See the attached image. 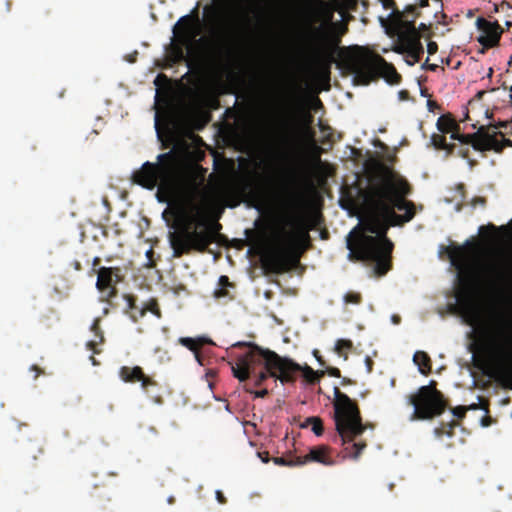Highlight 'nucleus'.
I'll return each mask as SVG.
<instances>
[{
  "label": "nucleus",
  "instance_id": "nucleus-62",
  "mask_svg": "<svg viewBox=\"0 0 512 512\" xmlns=\"http://www.w3.org/2000/svg\"><path fill=\"white\" fill-rule=\"evenodd\" d=\"M141 309V307H138L137 306V309H134L132 312H129V314L131 315L132 313L136 314V315H139V310Z\"/></svg>",
  "mask_w": 512,
  "mask_h": 512
},
{
  "label": "nucleus",
  "instance_id": "nucleus-26",
  "mask_svg": "<svg viewBox=\"0 0 512 512\" xmlns=\"http://www.w3.org/2000/svg\"><path fill=\"white\" fill-rule=\"evenodd\" d=\"M413 361L418 366L421 374L428 375L431 372V359L426 352H415Z\"/></svg>",
  "mask_w": 512,
  "mask_h": 512
},
{
  "label": "nucleus",
  "instance_id": "nucleus-8",
  "mask_svg": "<svg viewBox=\"0 0 512 512\" xmlns=\"http://www.w3.org/2000/svg\"><path fill=\"white\" fill-rule=\"evenodd\" d=\"M179 176V160L174 151L159 154L157 163L145 162L132 174V181L143 188L174 194Z\"/></svg>",
  "mask_w": 512,
  "mask_h": 512
},
{
  "label": "nucleus",
  "instance_id": "nucleus-41",
  "mask_svg": "<svg viewBox=\"0 0 512 512\" xmlns=\"http://www.w3.org/2000/svg\"><path fill=\"white\" fill-rule=\"evenodd\" d=\"M245 390H246V392L253 393L255 395V397H257V398H264L269 393L267 389H262L259 391H252L251 389L246 388Z\"/></svg>",
  "mask_w": 512,
  "mask_h": 512
},
{
  "label": "nucleus",
  "instance_id": "nucleus-10",
  "mask_svg": "<svg viewBox=\"0 0 512 512\" xmlns=\"http://www.w3.org/2000/svg\"><path fill=\"white\" fill-rule=\"evenodd\" d=\"M268 148L277 157L287 158L297 142L295 127L287 117L277 119L276 125L268 133Z\"/></svg>",
  "mask_w": 512,
  "mask_h": 512
},
{
  "label": "nucleus",
  "instance_id": "nucleus-1",
  "mask_svg": "<svg viewBox=\"0 0 512 512\" xmlns=\"http://www.w3.org/2000/svg\"><path fill=\"white\" fill-rule=\"evenodd\" d=\"M381 184L373 193L365 194V199L373 202L377 212L364 222V231L348 238L349 258L354 261L374 263L377 276H384L392 269L393 242L387 237L392 226H402L415 216V205L406 197L412 193V187L403 176L391 167L380 164Z\"/></svg>",
  "mask_w": 512,
  "mask_h": 512
},
{
  "label": "nucleus",
  "instance_id": "nucleus-47",
  "mask_svg": "<svg viewBox=\"0 0 512 512\" xmlns=\"http://www.w3.org/2000/svg\"><path fill=\"white\" fill-rule=\"evenodd\" d=\"M427 107L429 109V111L431 112H434L435 109H439V105L437 104V102L433 101V100H428L427 101Z\"/></svg>",
  "mask_w": 512,
  "mask_h": 512
},
{
  "label": "nucleus",
  "instance_id": "nucleus-44",
  "mask_svg": "<svg viewBox=\"0 0 512 512\" xmlns=\"http://www.w3.org/2000/svg\"><path fill=\"white\" fill-rule=\"evenodd\" d=\"M469 148L466 146H462L458 149L457 155L461 156L462 158H468L469 155Z\"/></svg>",
  "mask_w": 512,
  "mask_h": 512
},
{
  "label": "nucleus",
  "instance_id": "nucleus-63",
  "mask_svg": "<svg viewBox=\"0 0 512 512\" xmlns=\"http://www.w3.org/2000/svg\"><path fill=\"white\" fill-rule=\"evenodd\" d=\"M90 360L92 361V364H93V365H98V362H97V360L95 359V357H94V356H91V357H90Z\"/></svg>",
  "mask_w": 512,
  "mask_h": 512
},
{
  "label": "nucleus",
  "instance_id": "nucleus-4",
  "mask_svg": "<svg viewBox=\"0 0 512 512\" xmlns=\"http://www.w3.org/2000/svg\"><path fill=\"white\" fill-rule=\"evenodd\" d=\"M333 408L335 429L344 447V456L357 460L367 447L366 441L357 439L373 426L363 423L357 402L338 387H334Z\"/></svg>",
  "mask_w": 512,
  "mask_h": 512
},
{
  "label": "nucleus",
  "instance_id": "nucleus-59",
  "mask_svg": "<svg viewBox=\"0 0 512 512\" xmlns=\"http://www.w3.org/2000/svg\"><path fill=\"white\" fill-rule=\"evenodd\" d=\"M392 320H393V322H394L395 324H398V323L400 322V317H399V316L394 315V316L392 317Z\"/></svg>",
  "mask_w": 512,
  "mask_h": 512
},
{
  "label": "nucleus",
  "instance_id": "nucleus-51",
  "mask_svg": "<svg viewBox=\"0 0 512 512\" xmlns=\"http://www.w3.org/2000/svg\"><path fill=\"white\" fill-rule=\"evenodd\" d=\"M155 128H156V131H157V135L159 138H161L162 134H161V129H160V123H159V118H158V114H156V119H155Z\"/></svg>",
  "mask_w": 512,
  "mask_h": 512
},
{
  "label": "nucleus",
  "instance_id": "nucleus-42",
  "mask_svg": "<svg viewBox=\"0 0 512 512\" xmlns=\"http://www.w3.org/2000/svg\"><path fill=\"white\" fill-rule=\"evenodd\" d=\"M438 51V44L434 41H429L427 44V52L429 55H433Z\"/></svg>",
  "mask_w": 512,
  "mask_h": 512
},
{
  "label": "nucleus",
  "instance_id": "nucleus-5",
  "mask_svg": "<svg viewBox=\"0 0 512 512\" xmlns=\"http://www.w3.org/2000/svg\"><path fill=\"white\" fill-rule=\"evenodd\" d=\"M466 322L478 329L479 334L501 352L512 347V310L492 311L488 319H484L479 308L466 295L460 301Z\"/></svg>",
  "mask_w": 512,
  "mask_h": 512
},
{
  "label": "nucleus",
  "instance_id": "nucleus-58",
  "mask_svg": "<svg viewBox=\"0 0 512 512\" xmlns=\"http://www.w3.org/2000/svg\"><path fill=\"white\" fill-rule=\"evenodd\" d=\"M437 68H438L437 64H429V65H427V69H429L431 71H435Z\"/></svg>",
  "mask_w": 512,
  "mask_h": 512
},
{
  "label": "nucleus",
  "instance_id": "nucleus-13",
  "mask_svg": "<svg viewBox=\"0 0 512 512\" xmlns=\"http://www.w3.org/2000/svg\"><path fill=\"white\" fill-rule=\"evenodd\" d=\"M96 288L102 294L100 300L110 303L117 296L116 285L121 281L118 267H100L97 271Z\"/></svg>",
  "mask_w": 512,
  "mask_h": 512
},
{
  "label": "nucleus",
  "instance_id": "nucleus-61",
  "mask_svg": "<svg viewBox=\"0 0 512 512\" xmlns=\"http://www.w3.org/2000/svg\"><path fill=\"white\" fill-rule=\"evenodd\" d=\"M171 124H172V121H171V119H169L168 122L166 123V128L169 132L171 131V127H170Z\"/></svg>",
  "mask_w": 512,
  "mask_h": 512
},
{
  "label": "nucleus",
  "instance_id": "nucleus-7",
  "mask_svg": "<svg viewBox=\"0 0 512 512\" xmlns=\"http://www.w3.org/2000/svg\"><path fill=\"white\" fill-rule=\"evenodd\" d=\"M344 66L353 75L356 85H369L380 77L393 85L401 82V75L393 64L364 46L351 47V53L346 57Z\"/></svg>",
  "mask_w": 512,
  "mask_h": 512
},
{
  "label": "nucleus",
  "instance_id": "nucleus-57",
  "mask_svg": "<svg viewBox=\"0 0 512 512\" xmlns=\"http://www.w3.org/2000/svg\"><path fill=\"white\" fill-rule=\"evenodd\" d=\"M485 94H486V91H485V90H481V91H478V92H477V94L475 95V97H476L478 100H481Z\"/></svg>",
  "mask_w": 512,
  "mask_h": 512
},
{
  "label": "nucleus",
  "instance_id": "nucleus-17",
  "mask_svg": "<svg viewBox=\"0 0 512 512\" xmlns=\"http://www.w3.org/2000/svg\"><path fill=\"white\" fill-rule=\"evenodd\" d=\"M250 189L249 183L240 185L228 184L223 187L221 195L228 207H236L239 205L241 198L246 196Z\"/></svg>",
  "mask_w": 512,
  "mask_h": 512
},
{
  "label": "nucleus",
  "instance_id": "nucleus-55",
  "mask_svg": "<svg viewBox=\"0 0 512 512\" xmlns=\"http://www.w3.org/2000/svg\"><path fill=\"white\" fill-rule=\"evenodd\" d=\"M189 21H190L189 16L182 17V18L179 20L178 24L174 27V30H175V29L178 27V25H179V24H181V23H186V24L188 25Z\"/></svg>",
  "mask_w": 512,
  "mask_h": 512
},
{
  "label": "nucleus",
  "instance_id": "nucleus-11",
  "mask_svg": "<svg viewBox=\"0 0 512 512\" xmlns=\"http://www.w3.org/2000/svg\"><path fill=\"white\" fill-rule=\"evenodd\" d=\"M347 31V27H344L340 32H336L332 28H324L322 26L314 28V32L317 36L318 43L315 47V56L322 61L327 63V74L329 75V65L333 58V52L341 42V37Z\"/></svg>",
  "mask_w": 512,
  "mask_h": 512
},
{
  "label": "nucleus",
  "instance_id": "nucleus-54",
  "mask_svg": "<svg viewBox=\"0 0 512 512\" xmlns=\"http://www.w3.org/2000/svg\"><path fill=\"white\" fill-rule=\"evenodd\" d=\"M485 229H489L491 231H494L496 229V227L492 224H489L488 226H481L479 231L480 233H483Z\"/></svg>",
  "mask_w": 512,
  "mask_h": 512
},
{
  "label": "nucleus",
  "instance_id": "nucleus-32",
  "mask_svg": "<svg viewBox=\"0 0 512 512\" xmlns=\"http://www.w3.org/2000/svg\"><path fill=\"white\" fill-rule=\"evenodd\" d=\"M265 365L264 361H262L261 363H257V364H253L251 365V367L249 368V376H251L253 373H254V370H255V367L258 366V365ZM268 377H272L269 373V371L267 370L266 366H264V371H261L260 373L257 374L256 376V379H255V386H260L262 385V383L268 378ZM250 377H248L249 379Z\"/></svg>",
  "mask_w": 512,
  "mask_h": 512
},
{
  "label": "nucleus",
  "instance_id": "nucleus-22",
  "mask_svg": "<svg viewBox=\"0 0 512 512\" xmlns=\"http://www.w3.org/2000/svg\"><path fill=\"white\" fill-rule=\"evenodd\" d=\"M396 18L401 30L399 35L400 39L421 35L420 31L416 28L414 21L402 19V13L400 11H397Z\"/></svg>",
  "mask_w": 512,
  "mask_h": 512
},
{
  "label": "nucleus",
  "instance_id": "nucleus-45",
  "mask_svg": "<svg viewBox=\"0 0 512 512\" xmlns=\"http://www.w3.org/2000/svg\"><path fill=\"white\" fill-rule=\"evenodd\" d=\"M30 370L35 372L34 379H37L40 375L44 374V370L37 365H32Z\"/></svg>",
  "mask_w": 512,
  "mask_h": 512
},
{
  "label": "nucleus",
  "instance_id": "nucleus-21",
  "mask_svg": "<svg viewBox=\"0 0 512 512\" xmlns=\"http://www.w3.org/2000/svg\"><path fill=\"white\" fill-rule=\"evenodd\" d=\"M504 134L501 131H488L487 144L491 146L490 150H493L497 153H501L505 147H512V140L504 138Z\"/></svg>",
  "mask_w": 512,
  "mask_h": 512
},
{
  "label": "nucleus",
  "instance_id": "nucleus-37",
  "mask_svg": "<svg viewBox=\"0 0 512 512\" xmlns=\"http://www.w3.org/2000/svg\"><path fill=\"white\" fill-rule=\"evenodd\" d=\"M289 204L294 208H299L302 204V195L298 191H292L289 195Z\"/></svg>",
  "mask_w": 512,
  "mask_h": 512
},
{
  "label": "nucleus",
  "instance_id": "nucleus-43",
  "mask_svg": "<svg viewBox=\"0 0 512 512\" xmlns=\"http://www.w3.org/2000/svg\"><path fill=\"white\" fill-rule=\"evenodd\" d=\"M326 372H327L330 376H332V377H337V378L341 377V372H340V370H339L338 368H336V367H327V368H326Z\"/></svg>",
  "mask_w": 512,
  "mask_h": 512
},
{
  "label": "nucleus",
  "instance_id": "nucleus-40",
  "mask_svg": "<svg viewBox=\"0 0 512 512\" xmlns=\"http://www.w3.org/2000/svg\"><path fill=\"white\" fill-rule=\"evenodd\" d=\"M382 4L385 9H393V14L397 16L398 10L396 9V4L394 0H382Z\"/></svg>",
  "mask_w": 512,
  "mask_h": 512
},
{
  "label": "nucleus",
  "instance_id": "nucleus-28",
  "mask_svg": "<svg viewBox=\"0 0 512 512\" xmlns=\"http://www.w3.org/2000/svg\"><path fill=\"white\" fill-rule=\"evenodd\" d=\"M497 380L506 388L512 390V365H504L498 369Z\"/></svg>",
  "mask_w": 512,
  "mask_h": 512
},
{
  "label": "nucleus",
  "instance_id": "nucleus-24",
  "mask_svg": "<svg viewBox=\"0 0 512 512\" xmlns=\"http://www.w3.org/2000/svg\"><path fill=\"white\" fill-rule=\"evenodd\" d=\"M436 126L442 134L450 133L452 130H460L459 124L449 113L441 115L437 120Z\"/></svg>",
  "mask_w": 512,
  "mask_h": 512
},
{
  "label": "nucleus",
  "instance_id": "nucleus-35",
  "mask_svg": "<svg viewBox=\"0 0 512 512\" xmlns=\"http://www.w3.org/2000/svg\"><path fill=\"white\" fill-rule=\"evenodd\" d=\"M273 462L277 465L281 466H300L297 464V456H289V457H275L273 458Z\"/></svg>",
  "mask_w": 512,
  "mask_h": 512
},
{
  "label": "nucleus",
  "instance_id": "nucleus-64",
  "mask_svg": "<svg viewBox=\"0 0 512 512\" xmlns=\"http://www.w3.org/2000/svg\"><path fill=\"white\" fill-rule=\"evenodd\" d=\"M509 91H510L509 98H510V102L512 104V86L510 87Z\"/></svg>",
  "mask_w": 512,
  "mask_h": 512
},
{
  "label": "nucleus",
  "instance_id": "nucleus-12",
  "mask_svg": "<svg viewBox=\"0 0 512 512\" xmlns=\"http://www.w3.org/2000/svg\"><path fill=\"white\" fill-rule=\"evenodd\" d=\"M119 377L126 383L140 382L143 391L157 404L162 403V398L154 392V388L158 387L157 381L146 375L140 366H122L119 370Z\"/></svg>",
  "mask_w": 512,
  "mask_h": 512
},
{
  "label": "nucleus",
  "instance_id": "nucleus-60",
  "mask_svg": "<svg viewBox=\"0 0 512 512\" xmlns=\"http://www.w3.org/2000/svg\"><path fill=\"white\" fill-rule=\"evenodd\" d=\"M485 115H486V117H487L488 119H492V118H493V113H492V112H490L489 110H487V111H486Z\"/></svg>",
  "mask_w": 512,
  "mask_h": 512
},
{
  "label": "nucleus",
  "instance_id": "nucleus-18",
  "mask_svg": "<svg viewBox=\"0 0 512 512\" xmlns=\"http://www.w3.org/2000/svg\"><path fill=\"white\" fill-rule=\"evenodd\" d=\"M329 448L321 445L310 449L305 456H297V464L304 465L308 462H317L324 465H332L333 461L328 456Z\"/></svg>",
  "mask_w": 512,
  "mask_h": 512
},
{
  "label": "nucleus",
  "instance_id": "nucleus-52",
  "mask_svg": "<svg viewBox=\"0 0 512 512\" xmlns=\"http://www.w3.org/2000/svg\"><path fill=\"white\" fill-rule=\"evenodd\" d=\"M399 98L401 100H408L409 99V92L407 90H401L399 92Z\"/></svg>",
  "mask_w": 512,
  "mask_h": 512
},
{
  "label": "nucleus",
  "instance_id": "nucleus-39",
  "mask_svg": "<svg viewBox=\"0 0 512 512\" xmlns=\"http://www.w3.org/2000/svg\"><path fill=\"white\" fill-rule=\"evenodd\" d=\"M466 412H467V408L465 406H457V407L453 408V410H452L453 415L455 417H457L458 419L464 418L466 415Z\"/></svg>",
  "mask_w": 512,
  "mask_h": 512
},
{
  "label": "nucleus",
  "instance_id": "nucleus-27",
  "mask_svg": "<svg viewBox=\"0 0 512 512\" xmlns=\"http://www.w3.org/2000/svg\"><path fill=\"white\" fill-rule=\"evenodd\" d=\"M448 255L451 263L456 267H460L466 260V248L464 246L448 247Z\"/></svg>",
  "mask_w": 512,
  "mask_h": 512
},
{
  "label": "nucleus",
  "instance_id": "nucleus-6",
  "mask_svg": "<svg viewBox=\"0 0 512 512\" xmlns=\"http://www.w3.org/2000/svg\"><path fill=\"white\" fill-rule=\"evenodd\" d=\"M287 224L291 227V230L282 228L277 244L263 247L261 251L263 268L272 273H284L289 269L292 261L297 262L296 251L300 243L309 238L300 216L289 218Z\"/></svg>",
  "mask_w": 512,
  "mask_h": 512
},
{
  "label": "nucleus",
  "instance_id": "nucleus-14",
  "mask_svg": "<svg viewBox=\"0 0 512 512\" xmlns=\"http://www.w3.org/2000/svg\"><path fill=\"white\" fill-rule=\"evenodd\" d=\"M476 26L482 34L477 38V41L482 45L481 53L489 48L497 46L503 34V28L497 21L491 22L483 17H478Z\"/></svg>",
  "mask_w": 512,
  "mask_h": 512
},
{
  "label": "nucleus",
  "instance_id": "nucleus-33",
  "mask_svg": "<svg viewBox=\"0 0 512 512\" xmlns=\"http://www.w3.org/2000/svg\"><path fill=\"white\" fill-rule=\"evenodd\" d=\"M311 426V430L314 432L315 435L321 436L324 432L323 422L321 418L319 417H308L306 419V425L305 426Z\"/></svg>",
  "mask_w": 512,
  "mask_h": 512
},
{
  "label": "nucleus",
  "instance_id": "nucleus-50",
  "mask_svg": "<svg viewBox=\"0 0 512 512\" xmlns=\"http://www.w3.org/2000/svg\"><path fill=\"white\" fill-rule=\"evenodd\" d=\"M450 133H451V139L458 140L460 142L461 134H460L459 130H452Z\"/></svg>",
  "mask_w": 512,
  "mask_h": 512
},
{
  "label": "nucleus",
  "instance_id": "nucleus-46",
  "mask_svg": "<svg viewBox=\"0 0 512 512\" xmlns=\"http://www.w3.org/2000/svg\"><path fill=\"white\" fill-rule=\"evenodd\" d=\"M216 499H217V501L220 504H226L227 503L226 497L224 496V494L220 490L216 491Z\"/></svg>",
  "mask_w": 512,
  "mask_h": 512
},
{
  "label": "nucleus",
  "instance_id": "nucleus-3",
  "mask_svg": "<svg viewBox=\"0 0 512 512\" xmlns=\"http://www.w3.org/2000/svg\"><path fill=\"white\" fill-rule=\"evenodd\" d=\"M233 346L247 348L244 353L235 357L234 362L229 363L233 376L240 382L248 380L251 365L262 361L272 378L279 380L282 384H292L298 375L302 374L305 382L313 385L325 374L323 370L315 371L308 365L301 366L290 358L282 357L269 349H262L253 343L237 342Z\"/></svg>",
  "mask_w": 512,
  "mask_h": 512
},
{
  "label": "nucleus",
  "instance_id": "nucleus-49",
  "mask_svg": "<svg viewBox=\"0 0 512 512\" xmlns=\"http://www.w3.org/2000/svg\"><path fill=\"white\" fill-rule=\"evenodd\" d=\"M258 455L264 463L269 462V453L267 451L259 452Z\"/></svg>",
  "mask_w": 512,
  "mask_h": 512
},
{
  "label": "nucleus",
  "instance_id": "nucleus-19",
  "mask_svg": "<svg viewBox=\"0 0 512 512\" xmlns=\"http://www.w3.org/2000/svg\"><path fill=\"white\" fill-rule=\"evenodd\" d=\"M420 39L421 35L400 39L405 47V51L407 52L408 57L412 59L411 61H408L409 65H414L415 63L419 62L421 56L424 53V48Z\"/></svg>",
  "mask_w": 512,
  "mask_h": 512
},
{
  "label": "nucleus",
  "instance_id": "nucleus-23",
  "mask_svg": "<svg viewBox=\"0 0 512 512\" xmlns=\"http://www.w3.org/2000/svg\"><path fill=\"white\" fill-rule=\"evenodd\" d=\"M234 287L233 283L230 282L228 276L222 275L218 280V287L214 290L213 296L215 299L220 300L226 298L232 300L233 296L230 294L229 288Z\"/></svg>",
  "mask_w": 512,
  "mask_h": 512
},
{
  "label": "nucleus",
  "instance_id": "nucleus-30",
  "mask_svg": "<svg viewBox=\"0 0 512 512\" xmlns=\"http://www.w3.org/2000/svg\"><path fill=\"white\" fill-rule=\"evenodd\" d=\"M353 349V343L349 339H339L335 344V352L345 360L348 358V352Z\"/></svg>",
  "mask_w": 512,
  "mask_h": 512
},
{
  "label": "nucleus",
  "instance_id": "nucleus-31",
  "mask_svg": "<svg viewBox=\"0 0 512 512\" xmlns=\"http://www.w3.org/2000/svg\"><path fill=\"white\" fill-rule=\"evenodd\" d=\"M147 311L152 312L153 314L160 316V309L158 307V303L155 300H151L146 306L141 307L139 310V315L134 313L131 314V318L134 322H137L139 318L143 317Z\"/></svg>",
  "mask_w": 512,
  "mask_h": 512
},
{
  "label": "nucleus",
  "instance_id": "nucleus-34",
  "mask_svg": "<svg viewBox=\"0 0 512 512\" xmlns=\"http://www.w3.org/2000/svg\"><path fill=\"white\" fill-rule=\"evenodd\" d=\"M322 148L316 144L313 145L311 151V164L314 169H320L324 164L321 160Z\"/></svg>",
  "mask_w": 512,
  "mask_h": 512
},
{
  "label": "nucleus",
  "instance_id": "nucleus-48",
  "mask_svg": "<svg viewBox=\"0 0 512 512\" xmlns=\"http://www.w3.org/2000/svg\"><path fill=\"white\" fill-rule=\"evenodd\" d=\"M313 355L317 359L320 366H325V361L323 360L318 350H314Z\"/></svg>",
  "mask_w": 512,
  "mask_h": 512
},
{
  "label": "nucleus",
  "instance_id": "nucleus-20",
  "mask_svg": "<svg viewBox=\"0 0 512 512\" xmlns=\"http://www.w3.org/2000/svg\"><path fill=\"white\" fill-rule=\"evenodd\" d=\"M178 342L184 346L185 348L189 349L191 352H193L196 361L203 365L202 358L200 354V349L206 345L211 344L212 341L206 337H197V338H191V337H180L178 339Z\"/></svg>",
  "mask_w": 512,
  "mask_h": 512
},
{
  "label": "nucleus",
  "instance_id": "nucleus-53",
  "mask_svg": "<svg viewBox=\"0 0 512 512\" xmlns=\"http://www.w3.org/2000/svg\"><path fill=\"white\" fill-rule=\"evenodd\" d=\"M184 58V52H183V49L181 47H178L176 49V59L177 60H182Z\"/></svg>",
  "mask_w": 512,
  "mask_h": 512
},
{
  "label": "nucleus",
  "instance_id": "nucleus-25",
  "mask_svg": "<svg viewBox=\"0 0 512 512\" xmlns=\"http://www.w3.org/2000/svg\"><path fill=\"white\" fill-rule=\"evenodd\" d=\"M99 322V319L94 320L91 326V330L94 333L95 339L88 341L86 344L87 349L91 350L94 354L100 353V350L97 348V346L104 342V335L100 329Z\"/></svg>",
  "mask_w": 512,
  "mask_h": 512
},
{
  "label": "nucleus",
  "instance_id": "nucleus-9",
  "mask_svg": "<svg viewBox=\"0 0 512 512\" xmlns=\"http://www.w3.org/2000/svg\"><path fill=\"white\" fill-rule=\"evenodd\" d=\"M408 404L414 407L412 420H430L440 416L446 409L444 395L437 389V382L431 380L407 397Z\"/></svg>",
  "mask_w": 512,
  "mask_h": 512
},
{
  "label": "nucleus",
  "instance_id": "nucleus-15",
  "mask_svg": "<svg viewBox=\"0 0 512 512\" xmlns=\"http://www.w3.org/2000/svg\"><path fill=\"white\" fill-rule=\"evenodd\" d=\"M478 273L484 283L492 289L499 288L507 278L504 266L496 260L481 263Z\"/></svg>",
  "mask_w": 512,
  "mask_h": 512
},
{
  "label": "nucleus",
  "instance_id": "nucleus-16",
  "mask_svg": "<svg viewBox=\"0 0 512 512\" xmlns=\"http://www.w3.org/2000/svg\"><path fill=\"white\" fill-rule=\"evenodd\" d=\"M489 127L481 125L475 133L461 134L460 142L464 145H471L474 150L485 152L489 151L491 146L487 144Z\"/></svg>",
  "mask_w": 512,
  "mask_h": 512
},
{
  "label": "nucleus",
  "instance_id": "nucleus-38",
  "mask_svg": "<svg viewBox=\"0 0 512 512\" xmlns=\"http://www.w3.org/2000/svg\"><path fill=\"white\" fill-rule=\"evenodd\" d=\"M124 299L126 300L127 302V309H128V313L129 312H132L134 309H137V305H136V299L133 295L131 294H125L124 295Z\"/></svg>",
  "mask_w": 512,
  "mask_h": 512
},
{
  "label": "nucleus",
  "instance_id": "nucleus-56",
  "mask_svg": "<svg viewBox=\"0 0 512 512\" xmlns=\"http://www.w3.org/2000/svg\"><path fill=\"white\" fill-rule=\"evenodd\" d=\"M101 259L99 257H95L93 259L92 265H93V271H96L95 268L100 264Z\"/></svg>",
  "mask_w": 512,
  "mask_h": 512
},
{
  "label": "nucleus",
  "instance_id": "nucleus-2",
  "mask_svg": "<svg viewBox=\"0 0 512 512\" xmlns=\"http://www.w3.org/2000/svg\"><path fill=\"white\" fill-rule=\"evenodd\" d=\"M222 211L223 208L213 216L211 203L206 200L192 202L181 211L176 218V230L169 232L173 256L179 258L191 251L206 252L222 228L217 221Z\"/></svg>",
  "mask_w": 512,
  "mask_h": 512
},
{
  "label": "nucleus",
  "instance_id": "nucleus-29",
  "mask_svg": "<svg viewBox=\"0 0 512 512\" xmlns=\"http://www.w3.org/2000/svg\"><path fill=\"white\" fill-rule=\"evenodd\" d=\"M431 143L436 149L446 150L449 154H453L456 149L455 144H447L445 136L440 134H433L431 136Z\"/></svg>",
  "mask_w": 512,
  "mask_h": 512
},
{
  "label": "nucleus",
  "instance_id": "nucleus-36",
  "mask_svg": "<svg viewBox=\"0 0 512 512\" xmlns=\"http://www.w3.org/2000/svg\"><path fill=\"white\" fill-rule=\"evenodd\" d=\"M362 296L358 292L349 291L344 295V302L346 304H360Z\"/></svg>",
  "mask_w": 512,
  "mask_h": 512
}]
</instances>
